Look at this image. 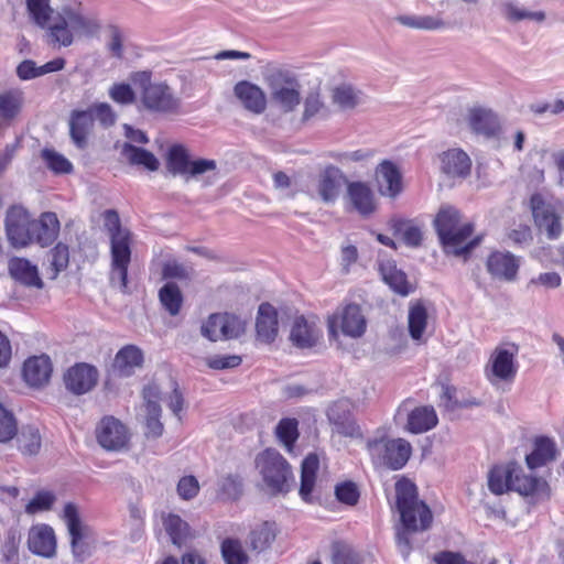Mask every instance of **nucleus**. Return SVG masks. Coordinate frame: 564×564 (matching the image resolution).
<instances>
[{"mask_svg":"<svg viewBox=\"0 0 564 564\" xmlns=\"http://www.w3.org/2000/svg\"><path fill=\"white\" fill-rule=\"evenodd\" d=\"M271 98L285 112L293 111L301 101L300 84L295 77L276 74L270 83Z\"/></svg>","mask_w":564,"mask_h":564,"instance_id":"19","label":"nucleus"},{"mask_svg":"<svg viewBox=\"0 0 564 564\" xmlns=\"http://www.w3.org/2000/svg\"><path fill=\"white\" fill-rule=\"evenodd\" d=\"M139 89L140 108L152 113H175L181 102L165 82H152V72L139 70L130 75Z\"/></svg>","mask_w":564,"mask_h":564,"instance_id":"6","label":"nucleus"},{"mask_svg":"<svg viewBox=\"0 0 564 564\" xmlns=\"http://www.w3.org/2000/svg\"><path fill=\"white\" fill-rule=\"evenodd\" d=\"M327 330L330 339H338L339 333L350 338H360L367 330V319L361 306L347 303L327 316Z\"/></svg>","mask_w":564,"mask_h":564,"instance_id":"9","label":"nucleus"},{"mask_svg":"<svg viewBox=\"0 0 564 564\" xmlns=\"http://www.w3.org/2000/svg\"><path fill=\"white\" fill-rule=\"evenodd\" d=\"M68 124L74 144L82 150L87 148L89 135L94 129L93 115L87 110H73Z\"/></svg>","mask_w":564,"mask_h":564,"instance_id":"29","label":"nucleus"},{"mask_svg":"<svg viewBox=\"0 0 564 564\" xmlns=\"http://www.w3.org/2000/svg\"><path fill=\"white\" fill-rule=\"evenodd\" d=\"M333 564H361V556L347 543L335 541L332 544Z\"/></svg>","mask_w":564,"mask_h":564,"instance_id":"51","label":"nucleus"},{"mask_svg":"<svg viewBox=\"0 0 564 564\" xmlns=\"http://www.w3.org/2000/svg\"><path fill=\"white\" fill-rule=\"evenodd\" d=\"M56 500L55 495L48 490H40L25 506L28 514H36L39 512L50 510Z\"/></svg>","mask_w":564,"mask_h":564,"instance_id":"57","label":"nucleus"},{"mask_svg":"<svg viewBox=\"0 0 564 564\" xmlns=\"http://www.w3.org/2000/svg\"><path fill=\"white\" fill-rule=\"evenodd\" d=\"M242 494V480L238 475H227L220 480L219 496L224 499L237 500Z\"/></svg>","mask_w":564,"mask_h":564,"instance_id":"60","label":"nucleus"},{"mask_svg":"<svg viewBox=\"0 0 564 564\" xmlns=\"http://www.w3.org/2000/svg\"><path fill=\"white\" fill-rule=\"evenodd\" d=\"M325 105L318 91H311L304 100L303 121H307L316 115L325 111Z\"/></svg>","mask_w":564,"mask_h":564,"instance_id":"63","label":"nucleus"},{"mask_svg":"<svg viewBox=\"0 0 564 564\" xmlns=\"http://www.w3.org/2000/svg\"><path fill=\"white\" fill-rule=\"evenodd\" d=\"M108 94L110 99L118 105L127 106L137 101L135 91L127 83H115Z\"/></svg>","mask_w":564,"mask_h":564,"instance_id":"59","label":"nucleus"},{"mask_svg":"<svg viewBox=\"0 0 564 564\" xmlns=\"http://www.w3.org/2000/svg\"><path fill=\"white\" fill-rule=\"evenodd\" d=\"M26 12L30 20L41 29H46L54 35L68 28L78 33L93 35L99 31V23L93 17L84 15L79 9L64 6L55 11L50 0H25Z\"/></svg>","mask_w":564,"mask_h":564,"instance_id":"2","label":"nucleus"},{"mask_svg":"<svg viewBox=\"0 0 564 564\" xmlns=\"http://www.w3.org/2000/svg\"><path fill=\"white\" fill-rule=\"evenodd\" d=\"M18 448L23 455H36L42 445V438L39 429L25 426L17 433Z\"/></svg>","mask_w":564,"mask_h":564,"instance_id":"48","label":"nucleus"},{"mask_svg":"<svg viewBox=\"0 0 564 564\" xmlns=\"http://www.w3.org/2000/svg\"><path fill=\"white\" fill-rule=\"evenodd\" d=\"M9 271L12 278L26 286L43 288L37 267L24 258H12L9 261Z\"/></svg>","mask_w":564,"mask_h":564,"instance_id":"37","label":"nucleus"},{"mask_svg":"<svg viewBox=\"0 0 564 564\" xmlns=\"http://www.w3.org/2000/svg\"><path fill=\"white\" fill-rule=\"evenodd\" d=\"M274 434L276 440L283 445L286 452L292 453L300 437L297 419H281L274 429Z\"/></svg>","mask_w":564,"mask_h":564,"instance_id":"45","label":"nucleus"},{"mask_svg":"<svg viewBox=\"0 0 564 564\" xmlns=\"http://www.w3.org/2000/svg\"><path fill=\"white\" fill-rule=\"evenodd\" d=\"M335 497L340 503L354 507L359 501L360 491L354 481L345 480L335 486Z\"/></svg>","mask_w":564,"mask_h":564,"instance_id":"56","label":"nucleus"},{"mask_svg":"<svg viewBox=\"0 0 564 564\" xmlns=\"http://www.w3.org/2000/svg\"><path fill=\"white\" fill-rule=\"evenodd\" d=\"M69 265V248L66 243L57 242L48 252V278L54 280Z\"/></svg>","mask_w":564,"mask_h":564,"instance_id":"46","label":"nucleus"},{"mask_svg":"<svg viewBox=\"0 0 564 564\" xmlns=\"http://www.w3.org/2000/svg\"><path fill=\"white\" fill-rule=\"evenodd\" d=\"M438 423V416L432 405L414 408L408 414L405 430L412 434H422L434 429Z\"/></svg>","mask_w":564,"mask_h":564,"instance_id":"32","label":"nucleus"},{"mask_svg":"<svg viewBox=\"0 0 564 564\" xmlns=\"http://www.w3.org/2000/svg\"><path fill=\"white\" fill-rule=\"evenodd\" d=\"M166 169L173 175L197 176L217 167L216 161L210 159L191 160L188 150L183 144H173L166 153Z\"/></svg>","mask_w":564,"mask_h":564,"instance_id":"11","label":"nucleus"},{"mask_svg":"<svg viewBox=\"0 0 564 564\" xmlns=\"http://www.w3.org/2000/svg\"><path fill=\"white\" fill-rule=\"evenodd\" d=\"M24 106V93L20 88H10L0 93V124L10 126L21 115Z\"/></svg>","mask_w":564,"mask_h":564,"instance_id":"30","label":"nucleus"},{"mask_svg":"<svg viewBox=\"0 0 564 564\" xmlns=\"http://www.w3.org/2000/svg\"><path fill=\"white\" fill-rule=\"evenodd\" d=\"M441 400L445 408L448 410H456L463 408L479 406L481 403L476 399L458 400L456 398V388L451 384H443Z\"/></svg>","mask_w":564,"mask_h":564,"instance_id":"54","label":"nucleus"},{"mask_svg":"<svg viewBox=\"0 0 564 564\" xmlns=\"http://www.w3.org/2000/svg\"><path fill=\"white\" fill-rule=\"evenodd\" d=\"M322 338L323 330L319 326L318 315L314 313L302 314L293 318L289 339L294 347L312 349L321 343Z\"/></svg>","mask_w":564,"mask_h":564,"instance_id":"15","label":"nucleus"},{"mask_svg":"<svg viewBox=\"0 0 564 564\" xmlns=\"http://www.w3.org/2000/svg\"><path fill=\"white\" fill-rule=\"evenodd\" d=\"M33 223L31 214L22 206H11L6 215V232L9 242L14 248H25L32 245Z\"/></svg>","mask_w":564,"mask_h":564,"instance_id":"14","label":"nucleus"},{"mask_svg":"<svg viewBox=\"0 0 564 564\" xmlns=\"http://www.w3.org/2000/svg\"><path fill=\"white\" fill-rule=\"evenodd\" d=\"M98 376L96 367L86 362H77L66 370L64 383L68 391L82 395L95 388Z\"/></svg>","mask_w":564,"mask_h":564,"instance_id":"20","label":"nucleus"},{"mask_svg":"<svg viewBox=\"0 0 564 564\" xmlns=\"http://www.w3.org/2000/svg\"><path fill=\"white\" fill-rule=\"evenodd\" d=\"M61 224L54 212H44L33 223L32 243L42 248L51 246L58 237Z\"/></svg>","mask_w":564,"mask_h":564,"instance_id":"26","label":"nucleus"},{"mask_svg":"<svg viewBox=\"0 0 564 564\" xmlns=\"http://www.w3.org/2000/svg\"><path fill=\"white\" fill-rule=\"evenodd\" d=\"M159 301L170 316H176L182 311L184 297L180 286L176 283L166 282L159 290Z\"/></svg>","mask_w":564,"mask_h":564,"instance_id":"44","label":"nucleus"},{"mask_svg":"<svg viewBox=\"0 0 564 564\" xmlns=\"http://www.w3.org/2000/svg\"><path fill=\"white\" fill-rule=\"evenodd\" d=\"M502 13L505 18L511 22H520L524 20L542 22L545 19V13L543 11H530L512 2H507L502 6Z\"/></svg>","mask_w":564,"mask_h":564,"instance_id":"50","label":"nucleus"},{"mask_svg":"<svg viewBox=\"0 0 564 564\" xmlns=\"http://www.w3.org/2000/svg\"><path fill=\"white\" fill-rule=\"evenodd\" d=\"M234 93L248 111L260 115L267 109V96L259 86L241 80L235 85Z\"/></svg>","mask_w":564,"mask_h":564,"instance_id":"27","label":"nucleus"},{"mask_svg":"<svg viewBox=\"0 0 564 564\" xmlns=\"http://www.w3.org/2000/svg\"><path fill=\"white\" fill-rule=\"evenodd\" d=\"M530 209L535 226L544 230L550 240L561 237L563 206L560 202H553L541 193H534L530 197Z\"/></svg>","mask_w":564,"mask_h":564,"instance_id":"10","label":"nucleus"},{"mask_svg":"<svg viewBox=\"0 0 564 564\" xmlns=\"http://www.w3.org/2000/svg\"><path fill=\"white\" fill-rule=\"evenodd\" d=\"M53 365L45 354L29 357L22 367L24 381L33 388H42L50 382Z\"/></svg>","mask_w":564,"mask_h":564,"instance_id":"22","label":"nucleus"},{"mask_svg":"<svg viewBox=\"0 0 564 564\" xmlns=\"http://www.w3.org/2000/svg\"><path fill=\"white\" fill-rule=\"evenodd\" d=\"M87 111L93 115V120L99 121V123L106 128L115 124L117 116L110 105L106 102H98L90 106Z\"/></svg>","mask_w":564,"mask_h":564,"instance_id":"62","label":"nucleus"},{"mask_svg":"<svg viewBox=\"0 0 564 564\" xmlns=\"http://www.w3.org/2000/svg\"><path fill=\"white\" fill-rule=\"evenodd\" d=\"M379 272L384 283L397 294L408 296L413 291V286L409 282L406 274L398 269L394 261L388 260L381 262Z\"/></svg>","mask_w":564,"mask_h":564,"instance_id":"33","label":"nucleus"},{"mask_svg":"<svg viewBox=\"0 0 564 564\" xmlns=\"http://www.w3.org/2000/svg\"><path fill=\"white\" fill-rule=\"evenodd\" d=\"M220 553L225 564H248L249 555L239 539L226 538L220 543Z\"/></svg>","mask_w":564,"mask_h":564,"instance_id":"47","label":"nucleus"},{"mask_svg":"<svg viewBox=\"0 0 564 564\" xmlns=\"http://www.w3.org/2000/svg\"><path fill=\"white\" fill-rule=\"evenodd\" d=\"M177 494L183 500H191L199 492V484L196 477L183 476L177 482Z\"/></svg>","mask_w":564,"mask_h":564,"instance_id":"64","label":"nucleus"},{"mask_svg":"<svg viewBox=\"0 0 564 564\" xmlns=\"http://www.w3.org/2000/svg\"><path fill=\"white\" fill-rule=\"evenodd\" d=\"M469 126L476 133L495 135L499 130L497 116L482 108H474L469 112Z\"/></svg>","mask_w":564,"mask_h":564,"instance_id":"42","label":"nucleus"},{"mask_svg":"<svg viewBox=\"0 0 564 564\" xmlns=\"http://www.w3.org/2000/svg\"><path fill=\"white\" fill-rule=\"evenodd\" d=\"M517 354L518 347L516 345H512L511 349L501 346L496 347L486 369V376L491 383L496 381L512 382L514 380L518 371Z\"/></svg>","mask_w":564,"mask_h":564,"instance_id":"16","label":"nucleus"},{"mask_svg":"<svg viewBox=\"0 0 564 564\" xmlns=\"http://www.w3.org/2000/svg\"><path fill=\"white\" fill-rule=\"evenodd\" d=\"M65 67V59L62 57L54 58L42 66H36L32 59H24L17 66V76L21 80H30L48 73L62 70Z\"/></svg>","mask_w":564,"mask_h":564,"instance_id":"39","label":"nucleus"},{"mask_svg":"<svg viewBox=\"0 0 564 564\" xmlns=\"http://www.w3.org/2000/svg\"><path fill=\"white\" fill-rule=\"evenodd\" d=\"M163 525L172 543L177 547L186 545L188 541L194 539V533L188 523L177 514L170 513L165 517Z\"/></svg>","mask_w":564,"mask_h":564,"instance_id":"40","label":"nucleus"},{"mask_svg":"<svg viewBox=\"0 0 564 564\" xmlns=\"http://www.w3.org/2000/svg\"><path fill=\"white\" fill-rule=\"evenodd\" d=\"M487 271L492 278L514 281L519 271V261L510 252L494 251L486 261Z\"/></svg>","mask_w":564,"mask_h":564,"instance_id":"24","label":"nucleus"},{"mask_svg":"<svg viewBox=\"0 0 564 564\" xmlns=\"http://www.w3.org/2000/svg\"><path fill=\"white\" fill-rule=\"evenodd\" d=\"M95 435L98 444L108 452L129 448L131 433L124 423L112 415H106L99 421Z\"/></svg>","mask_w":564,"mask_h":564,"instance_id":"13","label":"nucleus"},{"mask_svg":"<svg viewBox=\"0 0 564 564\" xmlns=\"http://www.w3.org/2000/svg\"><path fill=\"white\" fill-rule=\"evenodd\" d=\"M28 547L39 556H54L56 553V536L53 528L45 523L32 525L28 533Z\"/></svg>","mask_w":564,"mask_h":564,"instance_id":"23","label":"nucleus"},{"mask_svg":"<svg viewBox=\"0 0 564 564\" xmlns=\"http://www.w3.org/2000/svg\"><path fill=\"white\" fill-rule=\"evenodd\" d=\"M17 433L18 424L13 413L0 404V442L11 441Z\"/></svg>","mask_w":564,"mask_h":564,"instance_id":"61","label":"nucleus"},{"mask_svg":"<svg viewBox=\"0 0 564 564\" xmlns=\"http://www.w3.org/2000/svg\"><path fill=\"white\" fill-rule=\"evenodd\" d=\"M332 99L340 109H352L359 104V93L343 84L333 89Z\"/></svg>","mask_w":564,"mask_h":564,"instance_id":"52","label":"nucleus"},{"mask_svg":"<svg viewBox=\"0 0 564 564\" xmlns=\"http://www.w3.org/2000/svg\"><path fill=\"white\" fill-rule=\"evenodd\" d=\"M42 159L47 167L56 174H68L73 171V164L69 160L54 150L44 149Z\"/></svg>","mask_w":564,"mask_h":564,"instance_id":"55","label":"nucleus"},{"mask_svg":"<svg viewBox=\"0 0 564 564\" xmlns=\"http://www.w3.org/2000/svg\"><path fill=\"white\" fill-rule=\"evenodd\" d=\"M397 20L402 25L423 30H436L443 25V21L434 17L399 15Z\"/></svg>","mask_w":564,"mask_h":564,"instance_id":"58","label":"nucleus"},{"mask_svg":"<svg viewBox=\"0 0 564 564\" xmlns=\"http://www.w3.org/2000/svg\"><path fill=\"white\" fill-rule=\"evenodd\" d=\"M145 436L156 438L163 433L164 426L161 422V405L152 402L149 409H145Z\"/></svg>","mask_w":564,"mask_h":564,"instance_id":"53","label":"nucleus"},{"mask_svg":"<svg viewBox=\"0 0 564 564\" xmlns=\"http://www.w3.org/2000/svg\"><path fill=\"white\" fill-rule=\"evenodd\" d=\"M533 445V451L525 456V463L530 469L542 467L555 459L557 448L552 438L538 436Z\"/></svg>","mask_w":564,"mask_h":564,"instance_id":"34","label":"nucleus"},{"mask_svg":"<svg viewBox=\"0 0 564 564\" xmlns=\"http://www.w3.org/2000/svg\"><path fill=\"white\" fill-rule=\"evenodd\" d=\"M257 338L265 344L275 340L279 333L278 311L270 303H262L259 306L256 321Z\"/></svg>","mask_w":564,"mask_h":564,"instance_id":"28","label":"nucleus"},{"mask_svg":"<svg viewBox=\"0 0 564 564\" xmlns=\"http://www.w3.org/2000/svg\"><path fill=\"white\" fill-rule=\"evenodd\" d=\"M123 153L130 163L134 165H142L149 171H156L160 166L159 160L155 155L145 149L126 143Z\"/></svg>","mask_w":564,"mask_h":564,"instance_id":"49","label":"nucleus"},{"mask_svg":"<svg viewBox=\"0 0 564 564\" xmlns=\"http://www.w3.org/2000/svg\"><path fill=\"white\" fill-rule=\"evenodd\" d=\"M346 199L348 209L358 213L364 218L370 217L378 209L375 192L368 183L362 181L347 183Z\"/></svg>","mask_w":564,"mask_h":564,"instance_id":"18","label":"nucleus"},{"mask_svg":"<svg viewBox=\"0 0 564 564\" xmlns=\"http://www.w3.org/2000/svg\"><path fill=\"white\" fill-rule=\"evenodd\" d=\"M104 226L110 240V279L117 280L123 292L128 289V269L132 256V232L122 227L116 209H106L102 215Z\"/></svg>","mask_w":564,"mask_h":564,"instance_id":"4","label":"nucleus"},{"mask_svg":"<svg viewBox=\"0 0 564 564\" xmlns=\"http://www.w3.org/2000/svg\"><path fill=\"white\" fill-rule=\"evenodd\" d=\"M343 178V173L334 165H328L321 172L318 176L317 191L324 202L330 203L336 200Z\"/></svg>","mask_w":564,"mask_h":564,"instance_id":"36","label":"nucleus"},{"mask_svg":"<svg viewBox=\"0 0 564 564\" xmlns=\"http://www.w3.org/2000/svg\"><path fill=\"white\" fill-rule=\"evenodd\" d=\"M143 361V351L138 346L126 345L116 354L113 368L120 376L129 377L137 368L142 367Z\"/></svg>","mask_w":564,"mask_h":564,"instance_id":"31","label":"nucleus"},{"mask_svg":"<svg viewBox=\"0 0 564 564\" xmlns=\"http://www.w3.org/2000/svg\"><path fill=\"white\" fill-rule=\"evenodd\" d=\"M395 506L406 533L427 530L433 521L430 507L421 499L416 485L406 477L395 482Z\"/></svg>","mask_w":564,"mask_h":564,"instance_id":"5","label":"nucleus"},{"mask_svg":"<svg viewBox=\"0 0 564 564\" xmlns=\"http://www.w3.org/2000/svg\"><path fill=\"white\" fill-rule=\"evenodd\" d=\"M366 451L373 466L400 470L410 460L413 448L408 440L383 433L368 438Z\"/></svg>","mask_w":564,"mask_h":564,"instance_id":"7","label":"nucleus"},{"mask_svg":"<svg viewBox=\"0 0 564 564\" xmlns=\"http://www.w3.org/2000/svg\"><path fill=\"white\" fill-rule=\"evenodd\" d=\"M390 229L394 236H401L404 243L409 247H419L422 243L423 235L419 226L411 220L403 218H392L389 221Z\"/></svg>","mask_w":564,"mask_h":564,"instance_id":"43","label":"nucleus"},{"mask_svg":"<svg viewBox=\"0 0 564 564\" xmlns=\"http://www.w3.org/2000/svg\"><path fill=\"white\" fill-rule=\"evenodd\" d=\"M442 171L452 177H465L470 173L471 161L459 149H451L441 155Z\"/></svg>","mask_w":564,"mask_h":564,"instance_id":"35","label":"nucleus"},{"mask_svg":"<svg viewBox=\"0 0 564 564\" xmlns=\"http://www.w3.org/2000/svg\"><path fill=\"white\" fill-rule=\"evenodd\" d=\"M246 332V323L231 313H213L202 324V335L210 341L240 337Z\"/></svg>","mask_w":564,"mask_h":564,"instance_id":"12","label":"nucleus"},{"mask_svg":"<svg viewBox=\"0 0 564 564\" xmlns=\"http://www.w3.org/2000/svg\"><path fill=\"white\" fill-rule=\"evenodd\" d=\"M280 533V528L275 521L265 520L253 528L248 534L249 549L257 553H264L270 550Z\"/></svg>","mask_w":564,"mask_h":564,"instance_id":"25","label":"nucleus"},{"mask_svg":"<svg viewBox=\"0 0 564 564\" xmlns=\"http://www.w3.org/2000/svg\"><path fill=\"white\" fill-rule=\"evenodd\" d=\"M433 226L444 252L455 257H468L482 240V235L474 236V223L452 205L440 207Z\"/></svg>","mask_w":564,"mask_h":564,"instance_id":"1","label":"nucleus"},{"mask_svg":"<svg viewBox=\"0 0 564 564\" xmlns=\"http://www.w3.org/2000/svg\"><path fill=\"white\" fill-rule=\"evenodd\" d=\"M254 464L271 494H285L290 490L292 468L280 452L268 447L257 455Z\"/></svg>","mask_w":564,"mask_h":564,"instance_id":"8","label":"nucleus"},{"mask_svg":"<svg viewBox=\"0 0 564 564\" xmlns=\"http://www.w3.org/2000/svg\"><path fill=\"white\" fill-rule=\"evenodd\" d=\"M429 313L423 301L417 300L409 306L408 329L412 339L421 340L427 327Z\"/></svg>","mask_w":564,"mask_h":564,"instance_id":"41","label":"nucleus"},{"mask_svg":"<svg viewBox=\"0 0 564 564\" xmlns=\"http://www.w3.org/2000/svg\"><path fill=\"white\" fill-rule=\"evenodd\" d=\"M319 469V458L315 453L305 456L301 465V485L299 494L306 501H312V492L315 487L317 473Z\"/></svg>","mask_w":564,"mask_h":564,"instance_id":"38","label":"nucleus"},{"mask_svg":"<svg viewBox=\"0 0 564 564\" xmlns=\"http://www.w3.org/2000/svg\"><path fill=\"white\" fill-rule=\"evenodd\" d=\"M375 181L378 192L382 196L397 198L403 191V177L401 171L390 160H383L375 170Z\"/></svg>","mask_w":564,"mask_h":564,"instance_id":"21","label":"nucleus"},{"mask_svg":"<svg viewBox=\"0 0 564 564\" xmlns=\"http://www.w3.org/2000/svg\"><path fill=\"white\" fill-rule=\"evenodd\" d=\"M63 518L70 535L73 554L79 562H84L90 556L91 547L85 541L88 535V528L83 525L75 503L68 502L65 505Z\"/></svg>","mask_w":564,"mask_h":564,"instance_id":"17","label":"nucleus"},{"mask_svg":"<svg viewBox=\"0 0 564 564\" xmlns=\"http://www.w3.org/2000/svg\"><path fill=\"white\" fill-rule=\"evenodd\" d=\"M488 488L497 496L508 491H516L523 497L550 496L546 480L525 475L522 467L516 462L492 466L488 473Z\"/></svg>","mask_w":564,"mask_h":564,"instance_id":"3","label":"nucleus"}]
</instances>
